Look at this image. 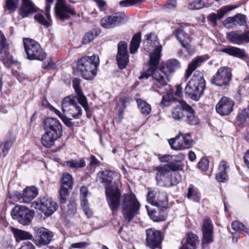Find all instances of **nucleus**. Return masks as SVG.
Listing matches in <instances>:
<instances>
[{
  "label": "nucleus",
  "instance_id": "f257e3e1",
  "mask_svg": "<svg viewBox=\"0 0 249 249\" xmlns=\"http://www.w3.org/2000/svg\"><path fill=\"white\" fill-rule=\"evenodd\" d=\"M114 173L105 170L98 173L99 181L104 183L106 188V196L109 208L113 215L115 214L120 206L121 192L116 185H109L113 179Z\"/></svg>",
  "mask_w": 249,
  "mask_h": 249
},
{
  "label": "nucleus",
  "instance_id": "f03ea898",
  "mask_svg": "<svg viewBox=\"0 0 249 249\" xmlns=\"http://www.w3.org/2000/svg\"><path fill=\"white\" fill-rule=\"evenodd\" d=\"M205 89V81L203 73L198 71L194 75L185 88V93L192 99L198 101Z\"/></svg>",
  "mask_w": 249,
  "mask_h": 249
},
{
  "label": "nucleus",
  "instance_id": "7ed1b4c3",
  "mask_svg": "<svg viewBox=\"0 0 249 249\" xmlns=\"http://www.w3.org/2000/svg\"><path fill=\"white\" fill-rule=\"evenodd\" d=\"M141 204L133 193L124 194L123 196L122 209L123 217L125 221L130 222L133 218L139 214Z\"/></svg>",
  "mask_w": 249,
  "mask_h": 249
},
{
  "label": "nucleus",
  "instance_id": "20e7f679",
  "mask_svg": "<svg viewBox=\"0 0 249 249\" xmlns=\"http://www.w3.org/2000/svg\"><path fill=\"white\" fill-rule=\"evenodd\" d=\"M99 64V59L95 55L84 56L77 62L78 70L85 79L91 80L96 75V71Z\"/></svg>",
  "mask_w": 249,
  "mask_h": 249
},
{
  "label": "nucleus",
  "instance_id": "39448f33",
  "mask_svg": "<svg viewBox=\"0 0 249 249\" xmlns=\"http://www.w3.org/2000/svg\"><path fill=\"white\" fill-rule=\"evenodd\" d=\"M162 46L160 45L156 48L150 56V61L148 64L143 68L142 74L139 77V79H148L153 75L158 69L159 60L160 58Z\"/></svg>",
  "mask_w": 249,
  "mask_h": 249
},
{
  "label": "nucleus",
  "instance_id": "423d86ee",
  "mask_svg": "<svg viewBox=\"0 0 249 249\" xmlns=\"http://www.w3.org/2000/svg\"><path fill=\"white\" fill-rule=\"evenodd\" d=\"M23 44L29 59L41 61L45 58V53L40 44L36 41L30 38H26L23 40Z\"/></svg>",
  "mask_w": 249,
  "mask_h": 249
},
{
  "label": "nucleus",
  "instance_id": "0eeeda50",
  "mask_svg": "<svg viewBox=\"0 0 249 249\" xmlns=\"http://www.w3.org/2000/svg\"><path fill=\"white\" fill-rule=\"evenodd\" d=\"M169 143L172 149L182 150L191 148L194 142L190 133H184L179 131L175 138L169 140Z\"/></svg>",
  "mask_w": 249,
  "mask_h": 249
},
{
  "label": "nucleus",
  "instance_id": "6e6552de",
  "mask_svg": "<svg viewBox=\"0 0 249 249\" xmlns=\"http://www.w3.org/2000/svg\"><path fill=\"white\" fill-rule=\"evenodd\" d=\"M11 213L13 218L17 220L23 225L30 224L33 217L32 211L23 206H15Z\"/></svg>",
  "mask_w": 249,
  "mask_h": 249
},
{
  "label": "nucleus",
  "instance_id": "1a4fd4ad",
  "mask_svg": "<svg viewBox=\"0 0 249 249\" xmlns=\"http://www.w3.org/2000/svg\"><path fill=\"white\" fill-rule=\"evenodd\" d=\"M147 200L152 205L158 208H165L168 204L167 195L165 192L149 190L147 194Z\"/></svg>",
  "mask_w": 249,
  "mask_h": 249
},
{
  "label": "nucleus",
  "instance_id": "9d476101",
  "mask_svg": "<svg viewBox=\"0 0 249 249\" xmlns=\"http://www.w3.org/2000/svg\"><path fill=\"white\" fill-rule=\"evenodd\" d=\"M201 230V245L204 248L214 241L213 226L211 219L208 216L204 218Z\"/></svg>",
  "mask_w": 249,
  "mask_h": 249
},
{
  "label": "nucleus",
  "instance_id": "9b49d317",
  "mask_svg": "<svg viewBox=\"0 0 249 249\" xmlns=\"http://www.w3.org/2000/svg\"><path fill=\"white\" fill-rule=\"evenodd\" d=\"M32 206L36 210H39L47 216H51L58 208V205L52 198H43L39 201L33 202Z\"/></svg>",
  "mask_w": 249,
  "mask_h": 249
},
{
  "label": "nucleus",
  "instance_id": "f8f14e48",
  "mask_svg": "<svg viewBox=\"0 0 249 249\" xmlns=\"http://www.w3.org/2000/svg\"><path fill=\"white\" fill-rule=\"evenodd\" d=\"M231 69L227 67H220L211 79L212 83L217 86L228 85L231 78Z\"/></svg>",
  "mask_w": 249,
  "mask_h": 249
},
{
  "label": "nucleus",
  "instance_id": "ddd939ff",
  "mask_svg": "<svg viewBox=\"0 0 249 249\" xmlns=\"http://www.w3.org/2000/svg\"><path fill=\"white\" fill-rule=\"evenodd\" d=\"M35 238L34 241L38 247H41L48 245L53 236V232L43 228H35Z\"/></svg>",
  "mask_w": 249,
  "mask_h": 249
},
{
  "label": "nucleus",
  "instance_id": "4468645a",
  "mask_svg": "<svg viewBox=\"0 0 249 249\" xmlns=\"http://www.w3.org/2000/svg\"><path fill=\"white\" fill-rule=\"evenodd\" d=\"M54 10L56 16L63 21L69 19L71 16L76 14L74 8L66 4L64 0H57Z\"/></svg>",
  "mask_w": 249,
  "mask_h": 249
},
{
  "label": "nucleus",
  "instance_id": "2eb2a0df",
  "mask_svg": "<svg viewBox=\"0 0 249 249\" xmlns=\"http://www.w3.org/2000/svg\"><path fill=\"white\" fill-rule=\"evenodd\" d=\"M151 89L158 92L162 87L167 85L169 81V75L161 68L159 69L153 75Z\"/></svg>",
  "mask_w": 249,
  "mask_h": 249
},
{
  "label": "nucleus",
  "instance_id": "dca6fc26",
  "mask_svg": "<svg viewBox=\"0 0 249 249\" xmlns=\"http://www.w3.org/2000/svg\"><path fill=\"white\" fill-rule=\"evenodd\" d=\"M156 170L157 172L156 179L157 184L161 186H168V183L166 182L169 180L172 170H174L173 164H167L159 166Z\"/></svg>",
  "mask_w": 249,
  "mask_h": 249
},
{
  "label": "nucleus",
  "instance_id": "f3484780",
  "mask_svg": "<svg viewBox=\"0 0 249 249\" xmlns=\"http://www.w3.org/2000/svg\"><path fill=\"white\" fill-rule=\"evenodd\" d=\"M37 195L38 190L37 188L32 186L26 187L23 190L22 194L18 192H14L11 197L19 202L28 203L32 201Z\"/></svg>",
  "mask_w": 249,
  "mask_h": 249
},
{
  "label": "nucleus",
  "instance_id": "a211bd4d",
  "mask_svg": "<svg viewBox=\"0 0 249 249\" xmlns=\"http://www.w3.org/2000/svg\"><path fill=\"white\" fill-rule=\"evenodd\" d=\"M45 132L60 137L62 133V127L59 121L56 118L48 117L44 120Z\"/></svg>",
  "mask_w": 249,
  "mask_h": 249
},
{
  "label": "nucleus",
  "instance_id": "6ab92c4d",
  "mask_svg": "<svg viewBox=\"0 0 249 249\" xmlns=\"http://www.w3.org/2000/svg\"><path fill=\"white\" fill-rule=\"evenodd\" d=\"M116 60L118 67L121 69H124L129 62L127 44L125 41H120L118 44Z\"/></svg>",
  "mask_w": 249,
  "mask_h": 249
},
{
  "label": "nucleus",
  "instance_id": "aec40b11",
  "mask_svg": "<svg viewBox=\"0 0 249 249\" xmlns=\"http://www.w3.org/2000/svg\"><path fill=\"white\" fill-rule=\"evenodd\" d=\"M146 242L147 247L151 249L158 248L162 241L161 233L155 229L151 228L146 230Z\"/></svg>",
  "mask_w": 249,
  "mask_h": 249
},
{
  "label": "nucleus",
  "instance_id": "412c9836",
  "mask_svg": "<svg viewBox=\"0 0 249 249\" xmlns=\"http://www.w3.org/2000/svg\"><path fill=\"white\" fill-rule=\"evenodd\" d=\"M234 105V103L232 100L227 97H223L216 104V111L220 115H227L232 111Z\"/></svg>",
  "mask_w": 249,
  "mask_h": 249
},
{
  "label": "nucleus",
  "instance_id": "4be33fe9",
  "mask_svg": "<svg viewBox=\"0 0 249 249\" xmlns=\"http://www.w3.org/2000/svg\"><path fill=\"white\" fill-rule=\"evenodd\" d=\"M123 20L121 14L115 13L103 18L100 20V24L105 28H111L119 24Z\"/></svg>",
  "mask_w": 249,
  "mask_h": 249
},
{
  "label": "nucleus",
  "instance_id": "5701e85b",
  "mask_svg": "<svg viewBox=\"0 0 249 249\" xmlns=\"http://www.w3.org/2000/svg\"><path fill=\"white\" fill-rule=\"evenodd\" d=\"M9 48V45L7 43L6 38L0 30V54H4V58L2 60L3 63L5 60L13 63L17 62L13 60V56L8 52Z\"/></svg>",
  "mask_w": 249,
  "mask_h": 249
},
{
  "label": "nucleus",
  "instance_id": "b1692460",
  "mask_svg": "<svg viewBox=\"0 0 249 249\" xmlns=\"http://www.w3.org/2000/svg\"><path fill=\"white\" fill-rule=\"evenodd\" d=\"M186 106H189L186 102L181 101L179 104L172 108L171 117L176 121H181L185 118L187 113Z\"/></svg>",
  "mask_w": 249,
  "mask_h": 249
},
{
  "label": "nucleus",
  "instance_id": "393cba45",
  "mask_svg": "<svg viewBox=\"0 0 249 249\" xmlns=\"http://www.w3.org/2000/svg\"><path fill=\"white\" fill-rule=\"evenodd\" d=\"M38 10V8L31 0H22L20 9V15L23 18H26L30 14L35 13Z\"/></svg>",
  "mask_w": 249,
  "mask_h": 249
},
{
  "label": "nucleus",
  "instance_id": "a878e982",
  "mask_svg": "<svg viewBox=\"0 0 249 249\" xmlns=\"http://www.w3.org/2000/svg\"><path fill=\"white\" fill-rule=\"evenodd\" d=\"M47 4L46 6V16L47 19H46L44 16L39 13H37L35 15V19L40 24L44 26L45 27H48L51 24L50 15V11L51 9V4L53 2V0H45Z\"/></svg>",
  "mask_w": 249,
  "mask_h": 249
},
{
  "label": "nucleus",
  "instance_id": "bb28decb",
  "mask_svg": "<svg viewBox=\"0 0 249 249\" xmlns=\"http://www.w3.org/2000/svg\"><path fill=\"white\" fill-rule=\"evenodd\" d=\"M73 87L78 97L79 104L84 108L86 111L88 109V104L86 96L83 94L80 86V81L78 79L74 78L72 80Z\"/></svg>",
  "mask_w": 249,
  "mask_h": 249
},
{
  "label": "nucleus",
  "instance_id": "cd10ccee",
  "mask_svg": "<svg viewBox=\"0 0 249 249\" xmlns=\"http://www.w3.org/2000/svg\"><path fill=\"white\" fill-rule=\"evenodd\" d=\"M205 61L206 59L204 57L201 56H198L194 58L188 65L187 69L185 71L184 75L185 81H187L191 76L193 71Z\"/></svg>",
  "mask_w": 249,
  "mask_h": 249
},
{
  "label": "nucleus",
  "instance_id": "c85d7f7f",
  "mask_svg": "<svg viewBox=\"0 0 249 249\" xmlns=\"http://www.w3.org/2000/svg\"><path fill=\"white\" fill-rule=\"evenodd\" d=\"M225 25L232 24L234 26H244L246 24V17L241 14L227 18L223 22Z\"/></svg>",
  "mask_w": 249,
  "mask_h": 249
},
{
  "label": "nucleus",
  "instance_id": "c756f323",
  "mask_svg": "<svg viewBox=\"0 0 249 249\" xmlns=\"http://www.w3.org/2000/svg\"><path fill=\"white\" fill-rule=\"evenodd\" d=\"M221 52L239 58H243L247 56L244 49L234 46H231L224 48L221 50Z\"/></svg>",
  "mask_w": 249,
  "mask_h": 249
},
{
  "label": "nucleus",
  "instance_id": "7c9ffc66",
  "mask_svg": "<svg viewBox=\"0 0 249 249\" xmlns=\"http://www.w3.org/2000/svg\"><path fill=\"white\" fill-rule=\"evenodd\" d=\"M180 67V63L177 59H170L163 63L160 68L169 75L170 73L174 72Z\"/></svg>",
  "mask_w": 249,
  "mask_h": 249
},
{
  "label": "nucleus",
  "instance_id": "2f4dec72",
  "mask_svg": "<svg viewBox=\"0 0 249 249\" xmlns=\"http://www.w3.org/2000/svg\"><path fill=\"white\" fill-rule=\"evenodd\" d=\"M176 36L183 48H187L188 47L191 39L189 35L185 32L182 27H180L176 32Z\"/></svg>",
  "mask_w": 249,
  "mask_h": 249
},
{
  "label": "nucleus",
  "instance_id": "473e14b6",
  "mask_svg": "<svg viewBox=\"0 0 249 249\" xmlns=\"http://www.w3.org/2000/svg\"><path fill=\"white\" fill-rule=\"evenodd\" d=\"M77 102L79 103L78 97L75 96L71 95L64 98L61 102L63 114L67 111L70 110V109Z\"/></svg>",
  "mask_w": 249,
  "mask_h": 249
},
{
  "label": "nucleus",
  "instance_id": "72a5a7b5",
  "mask_svg": "<svg viewBox=\"0 0 249 249\" xmlns=\"http://www.w3.org/2000/svg\"><path fill=\"white\" fill-rule=\"evenodd\" d=\"M198 242V237L196 234L189 233L185 243L180 249H196Z\"/></svg>",
  "mask_w": 249,
  "mask_h": 249
},
{
  "label": "nucleus",
  "instance_id": "f704fd0d",
  "mask_svg": "<svg viewBox=\"0 0 249 249\" xmlns=\"http://www.w3.org/2000/svg\"><path fill=\"white\" fill-rule=\"evenodd\" d=\"M11 231L14 234L16 242H18L24 240L31 239L33 238L32 234L30 232L14 227L11 228Z\"/></svg>",
  "mask_w": 249,
  "mask_h": 249
},
{
  "label": "nucleus",
  "instance_id": "c9c22d12",
  "mask_svg": "<svg viewBox=\"0 0 249 249\" xmlns=\"http://www.w3.org/2000/svg\"><path fill=\"white\" fill-rule=\"evenodd\" d=\"M187 113L184 120L190 125H196L199 123L198 117L195 115V111L190 106H186Z\"/></svg>",
  "mask_w": 249,
  "mask_h": 249
},
{
  "label": "nucleus",
  "instance_id": "e433bc0d",
  "mask_svg": "<svg viewBox=\"0 0 249 249\" xmlns=\"http://www.w3.org/2000/svg\"><path fill=\"white\" fill-rule=\"evenodd\" d=\"M148 214L150 218L155 222L162 221L166 219L167 217L166 213L164 210H160L158 209L149 211L148 210Z\"/></svg>",
  "mask_w": 249,
  "mask_h": 249
},
{
  "label": "nucleus",
  "instance_id": "4c0bfd02",
  "mask_svg": "<svg viewBox=\"0 0 249 249\" xmlns=\"http://www.w3.org/2000/svg\"><path fill=\"white\" fill-rule=\"evenodd\" d=\"M226 38L232 44L241 45L243 44L242 35L236 31H231L226 34Z\"/></svg>",
  "mask_w": 249,
  "mask_h": 249
},
{
  "label": "nucleus",
  "instance_id": "58836bf2",
  "mask_svg": "<svg viewBox=\"0 0 249 249\" xmlns=\"http://www.w3.org/2000/svg\"><path fill=\"white\" fill-rule=\"evenodd\" d=\"M187 197L192 200L199 202L201 199V195L198 189L194 185H190L188 188Z\"/></svg>",
  "mask_w": 249,
  "mask_h": 249
},
{
  "label": "nucleus",
  "instance_id": "ea45409f",
  "mask_svg": "<svg viewBox=\"0 0 249 249\" xmlns=\"http://www.w3.org/2000/svg\"><path fill=\"white\" fill-rule=\"evenodd\" d=\"M59 138L58 136L45 132V134L42 137L41 142L46 147H50Z\"/></svg>",
  "mask_w": 249,
  "mask_h": 249
},
{
  "label": "nucleus",
  "instance_id": "a19ab883",
  "mask_svg": "<svg viewBox=\"0 0 249 249\" xmlns=\"http://www.w3.org/2000/svg\"><path fill=\"white\" fill-rule=\"evenodd\" d=\"M226 162L224 161L220 162L219 169L220 172L216 175V180L220 182H224L227 180L228 176L226 174L227 170Z\"/></svg>",
  "mask_w": 249,
  "mask_h": 249
},
{
  "label": "nucleus",
  "instance_id": "79ce46f5",
  "mask_svg": "<svg viewBox=\"0 0 249 249\" xmlns=\"http://www.w3.org/2000/svg\"><path fill=\"white\" fill-rule=\"evenodd\" d=\"M141 41V34L138 33L135 34L132 38L130 44V53L132 54L135 53L139 48Z\"/></svg>",
  "mask_w": 249,
  "mask_h": 249
},
{
  "label": "nucleus",
  "instance_id": "37998d69",
  "mask_svg": "<svg viewBox=\"0 0 249 249\" xmlns=\"http://www.w3.org/2000/svg\"><path fill=\"white\" fill-rule=\"evenodd\" d=\"M70 109V110L67 111L64 114L68 116H71L74 119H78L81 116L82 111L80 106L78 105V102L72 106V107H71Z\"/></svg>",
  "mask_w": 249,
  "mask_h": 249
},
{
  "label": "nucleus",
  "instance_id": "c03bdc74",
  "mask_svg": "<svg viewBox=\"0 0 249 249\" xmlns=\"http://www.w3.org/2000/svg\"><path fill=\"white\" fill-rule=\"evenodd\" d=\"M136 102L142 114L145 115L150 114L151 111V107L150 104L140 98L136 99Z\"/></svg>",
  "mask_w": 249,
  "mask_h": 249
},
{
  "label": "nucleus",
  "instance_id": "a18cd8bd",
  "mask_svg": "<svg viewBox=\"0 0 249 249\" xmlns=\"http://www.w3.org/2000/svg\"><path fill=\"white\" fill-rule=\"evenodd\" d=\"M66 165L71 168H80L86 166V162L83 159L78 160H70L66 162Z\"/></svg>",
  "mask_w": 249,
  "mask_h": 249
},
{
  "label": "nucleus",
  "instance_id": "49530a36",
  "mask_svg": "<svg viewBox=\"0 0 249 249\" xmlns=\"http://www.w3.org/2000/svg\"><path fill=\"white\" fill-rule=\"evenodd\" d=\"M72 185L73 178L71 175L68 173H64L61 179V187L71 189Z\"/></svg>",
  "mask_w": 249,
  "mask_h": 249
},
{
  "label": "nucleus",
  "instance_id": "de8ad7c7",
  "mask_svg": "<svg viewBox=\"0 0 249 249\" xmlns=\"http://www.w3.org/2000/svg\"><path fill=\"white\" fill-rule=\"evenodd\" d=\"M19 0H7L4 6L5 12L8 11L9 13L16 10L19 5Z\"/></svg>",
  "mask_w": 249,
  "mask_h": 249
},
{
  "label": "nucleus",
  "instance_id": "09e8293b",
  "mask_svg": "<svg viewBox=\"0 0 249 249\" xmlns=\"http://www.w3.org/2000/svg\"><path fill=\"white\" fill-rule=\"evenodd\" d=\"M238 7L237 5H228L222 7L217 11V14L220 19L222 18L225 15L231 11Z\"/></svg>",
  "mask_w": 249,
  "mask_h": 249
},
{
  "label": "nucleus",
  "instance_id": "8fccbe9b",
  "mask_svg": "<svg viewBox=\"0 0 249 249\" xmlns=\"http://www.w3.org/2000/svg\"><path fill=\"white\" fill-rule=\"evenodd\" d=\"M231 227L233 230L236 231H242L247 234H249V229L246 227L243 224L239 221H233L231 224Z\"/></svg>",
  "mask_w": 249,
  "mask_h": 249
},
{
  "label": "nucleus",
  "instance_id": "3c124183",
  "mask_svg": "<svg viewBox=\"0 0 249 249\" xmlns=\"http://www.w3.org/2000/svg\"><path fill=\"white\" fill-rule=\"evenodd\" d=\"M97 36V32L95 30H92L88 32L85 35L83 38L82 44H87L89 43L92 41Z\"/></svg>",
  "mask_w": 249,
  "mask_h": 249
},
{
  "label": "nucleus",
  "instance_id": "603ef678",
  "mask_svg": "<svg viewBox=\"0 0 249 249\" xmlns=\"http://www.w3.org/2000/svg\"><path fill=\"white\" fill-rule=\"evenodd\" d=\"M174 100V95L172 93H167L162 96L160 105L161 106L168 107L170 105L171 102Z\"/></svg>",
  "mask_w": 249,
  "mask_h": 249
},
{
  "label": "nucleus",
  "instance_id": "864d4df0",
  "mask_svg": "<svg viewBox=\"0 0 249 249\" xmlns=\"http://www.w3.org/2000/svg\"><path fill=\"white\" fill-rule=\"evenodd\" d=\"M170 177L171 178V179H169V180L167 182L168 183V185L167 186L174 185L178 183L181 180L180 175L178 173H171Z\"/></svg>",
  "mask_w": 249,
  "mask_h": 249
},
{
  "label": "nucleus",
  "instance_id": "5fc2aeb1",
  "mask_svg": "<svg viewBox=\"0 0 249 249\" xmlns=\"http://www.w3.org/2000/svg\"><path fill=\"white\" fill-rule=\"evenodd\" d=\"M220 19V18H219L217 14L214 13H212L207 16L208 22L213 26H216L217 25V21Z\"/></svg>",
  "mask_w": 249,
  "mask_h": 249
},
{
  "label": "nucleus",
  "instance_id": "6e6d98bb",
  "mask_svg": "<svg viewBox=\"0 0 249 249\" xmlns=\"http://www.w3.org/2000/svg\"><path fill=\"white\" fill-rule=\"evenodd\" d=\"M69 188L60 187L59 191L60 201L62 203H65L69 196Z\"/></svg>",
  "mask_w": 249,
  "mask_h": 249
},
{
  "label": "nucleus",
  "instance_id": "4d7b16f0",
  "mask_svg": "<svg viewBox=\"0 0 249 249\" xmlns=\"http://www.w3.org/2000/svg\"><path fill=\"white\" fill-rule=\"evenodd\" d=\"M142 0H123L119 1L120 7H129L142 2Z\"/></svg>",
  "mask_w": 249,
  "mask_h": 249
},
{
  "label": "nucleus",
  "instance_id": "13d9d810",
  "mask_svg": "<svg viewBox=\"0 0 249 249\" xmlns=\"http://www.w3.org/2000/svg\"><path fill=\"white\" fill-rule=\"evenodd\" d=\"M205 5L201 2V0L194 1L188 5V8L191 10H198L203 8Z\"/></svg>",
  "mask_w": 249,
  "mask_h": 249
},
{
  "label": "nucleus",
  "instance_id": "bf43d9fd",
  "mask_svg": "<svg viewBox=\"0 0 249 249\" xmlns=\"http://www.w3.org/2000/svg\"><path fill=\"white\" fill-rule=\"evenodd\" d=\"M249 118V105L247 108L242 110L238 115V121L243 122L247 118Z\"/></svg>",
  "mask_w": 249,
  "mask_h": 249
},
{
  "label": "nucleus",
  "instance_id": "052dcab7",
  "mask_svg": "<svg viewBox=\"0 0 249 249\" xmlns=\"http://www.w3.org/2000/svg\"><path fill=\"white\" fill-rule=\"evenodd\" d=\"M197 167L202 171H206L209 167V161L205 158H202L197 164Z\"/></svg>",
  "mask_w": 249,
  "mask_h": 249
},
{
  "label": "nucleus",
  "instance_id": "680f3d73",
  "mask_svg": "<svg viewBox=\"0 0 249 249\" xmlns=\"http://www.w3.org/2000/svg\"><path fill=\"white\" fill-rule=\"evenodd\" d=\"M88 193V189L85 186H82L80 189V198L82 202L84 203L85 204L88 202V200L86 198Z\"/></svg>",
  "mask_w": 249,
  "mask_h": 249
},
{
  "label": "nucleus",
  "instance_id": "e2e57ef3",
  "mask_svg": "<svg viewBox=\"0 0 249 249\" xmlns=\"http://www.w3.org/2000/svg\"><path fill=\"white\" fill-rule=\"evenodd\" d=\"M11 146V143L8 142L0 145V149H2L3 157H5L7 155Z\"/></svg>",
  "mask_w": 249,
  "mask_h": 249
},
{
  "label": "nucleus",
  "instance_id": "0e129e2a",
  "mask_svg": "<svg viewBox=\"0 0 249 249\" xmlns=\"http://www.w3.org/2000/svg\"><path fill=\"white\" fill-rule=\"evenodd\" d=\"M89 243L86 242H81L76 243H73L71 245V248L74 249H82L89 245Z\"/></svg>",
  "mask_w": 249,
  "mask_h": 249
},
{
  "label": "nucleus",
  "instance_id": "69168bd1",
  "mask_svg": "<svg viewBox=\"0 0 249 249\" xmlns=\"http://www.w3.org/2000/svg\"><path fill=\"white\" fill-rule=\"evenodd\" d=\"M146 37V39L148 41L150 42L151 43H153L154 44H156V41H157V36L154 34H149L145 36Z\"/></svg>",
  "mask_w": 249,
  "mask_h": 249
},
{
  "label": "nucleus",
  "instance_id": "338daca9",
  "mask_svg": "<svg viewBox=\"0 0 249 249\" xmlns=\"http://www.w3.org/2000/svg\"><path fill=\"white\" fill-rule=\"evenodd\" d=\"M76 211V206L74 203L70 204L68 206L67 214L68 215L74 214Z\"/></svg>",
  "mask_w": 249,
  "mask_h": 249
},
{
  "label": "nucleus",
  "instance_id": "774afa93",
  "mask_svg": "<svg viewBox=\"0 0 249 249\" xmlns=\"http://www.w3.org/2000/svg\"><path fill=\"white\" fill-rule=\"evenodd\" d=\"M19 249H35V247L32 243L27 241L22 243Z\"/></svg>",
  "mask_w": 249,
  "mask_h": 249
}]
</instances>
